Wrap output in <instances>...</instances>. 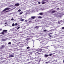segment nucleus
Listing matches in <instances>:
<instances>
[{"mask_svg":"<svg viewBox=\"0 0 64 64\" xmlns=\"http://www.w3.org/2000/svg\"><path fill=\"white\" fill-rule=\"evenodd\" d=\"M10 9V8H6L2 11L1 12V13H4V12H5L6 10H8Z\"/></svg>","mask_w":64,"mask_h":64,"instance_id":"1","label":"nucleus"},{"mask_svg":"<svg viewBox=\"0 0 64 64\" xmlns=\"http://www.w3.org/2000/svg\"><path fill=\"white\" fill-rule=\"evenodd\" d=\"M55 12H56V11H55V10L52 11V13H55Z\"/></svg>","mask_w":64,"mask_h":64,"instance_id":"12","label":"nucleus"},{"mask_svg":"<svg viewBox=\"0 0 64 64\" xmlns=\"http://www.w3.org/2000/svg\"><path fill=\"white\" fill-rule=\"evenodd\" d=\"M23 13V12H20V13L19 14V15H20H20H21V14H22Z\"/></svg>","mask_w":64,"mask_h":64,"instance_id":"13","label":"nucleus"},{"mask_svg":"<svg viewBox=\"0 0 64 64\" xmlns=\"http://www.w3.org/2000/svg\"><path fill=\"white\" fill-rule=\"evenodd\" d=\"M48 35H49V36H50V37H52V36H51V35H50V34H48Z\"/></svg>","mask_w":64,"mask_h":64,"instance_id":"28","label":"nucleus"},{"mask_svg":"<svg viewBox=\"0 0 64 64\" xmlns=\"http://www.w3.org/2000/svg\"><path fill=\"white\" fill-rule=\"evenodd\" d=\"M38 3L39 4H40V2H38Z\"/></svg>","mask_w":64,"mask_h":64,"instance_id":"37","label":"nucleus"},{"mask_svg":"<svg viewBox=\"0 0 64 64\" xmlns=\"http://www.w3.org/2000/svg\"><path fill=\"white\" fill-rule=\"evenodd\" d=\"M9 12V11L8 10V11H6V12Z\"/></svg>","mask_w":64,"mask_h":64,"instance_id":"34","label":"nucleus"},{"mask_svg":"<svg viewBox=\"0 0 64 64\" xmlns=\"http://www.w3.org/2000/svg\"><path fill=\"white\" fill-rule=\"evenodd\" d=\"M63 62H64V60H63Z\"/></svg>","mask_w":64,"mask_h":64,"instance_id":"44","label":"nucleus"},{"mask_svg":"<svg viewBox=\"0 0 64 64\" xmlns=\"http://www.w3.org/2000/svg\"><path fill=\"white\" fill-rule=\"evenodd\" d=\"M29 20H30V18H29Z\"/></svg>","mask_w":64,"mask_h":64,"instance_id":"45","label":"nucleus"},{"mask_svg":"<svg viewBox=\"0 0 64 64\" xmlns=\"http://www.w3.org/2000/svg\"><path fill=\"white\" fill-rule=\"evenodd\" d=\"M59 8H57V10H59Z\"/></svg>","mask_w":64,"mask_h":64,"instance_id":"35","label":"nucleus"},{"mask_svg":"<svg viewBox=\"0 0 64 64\" xmlns=\"http://www.w3.org/2000/svg\"><path fill=\"white\" fill-rule=\"evenodd\" d=\"M5 46L4 45H2L1 46H0V48L1 49H2V48H4Z\"/></svg>","mask_w":64,"mask_h":64,"instance_id":"5","label":"nucleus"},{"mask_svg":"<svg viewBox=\"0 0 64 64\" xmlns=\"http://www.w3.org/2000/svg\"><path fill=\"white\" fill-rule=\"evenodd\" d=\"M33 47H34V46H33Z\"/></svg>","mask_w":64,"mask_h":64,"instance_id":"50","label":"nucleus"},{"mask_svg":"<svg viewBox=\"0 0 64 64\" xmlns=\"http://www.w3.org/2000/svg\"><path fill=\"white\" fill-rule=\"evenodd\" d=\"M24 20V19H21L20 20V21H23Z\"/></svg>","mask_w":64,"mask_h":64,"instance_id":"17","label":"nucleus"},{"mask_svg":"<svg viewBox=\"0 0 64 64\" xmlns=\"http://www.w3.org/2000/svg\"><path fill=\"white\" fill-rule=\"evenodd\" d=\"M31 18L32 19H34L35 18V16H32Z\"/></svg>","mask_w":64,"mask_h":64,"instance_id":"14","label":"nucleus"},{"mask_svg":"<svg viewBox=\"0 0 64 64\" xmlns=\"http://www.w3.org/2000/svg\"><path fill=\"white\" fill-rule=\"evenodd\" d=\"M19 5H20V4H19L17 3L15 4V6H18Z\"/></svg>","mask_w":64,"mask_h":64,"instance_id":"7","label":"nucleus"},{"mask_svg":"<svg viewBox=\"0 0 64 64\" xmlns=\"http://www.w3.org/2000/svg\"><path fill=\"white\" fill-rule=\"evenodd\" d=\"M35 50H38V49H35Z\"/></svg>","mask_w":64,"mask_h":64,"instance_id":"42","label":"nucleus"},{"mask_svg":"<svg viewBox=\"0 0 64 64\" xmlns=\"http://www.w3.org/2000/svg\"><path fill=\"white\" fill-rule=\"evenodd\" d=\"M46 0H43L42 1V4H44L45 3H46V2H45V1H46Z\"/></svg>","mask_w":64,"mask_h":64,"instance_id":"3","label":"nucleus"},{"mask_svg":"<svg viewBox=\"0 0 64 64\" xmlns=\"http://www.w3.org/2000/svg\"><path fill=\"white\" fill-rule=\"evenodd\" d=\"M11 42H9L8 43V44L9 45H10V44H11Z\"/></svg>","mask_w":64,"mask_h":64,"instance_id":"19","label":"nucleus"},{"mask_svg":"<svg viewBox=\"0 0 64 64\" xmlns=\"http://www.w3.org/2000/svg\"><path fill=\"white\" fill-rule=\"evenodd\" d=\"M48 56H49V55L45 54L44 56L45 57H46V58H47V57H48Z\"/></svg>","mask_w":64,"mask_h":64,"instance_id":"4","label":"nucleus"},{"mask_svg":"<svg viewBox=\"0 0 64 64\" xmlns=\"http://www.w3.org/2000/svg\"><path fill=\"white\" fill-rule=\"evenodd\" d=\"M32 22V21L31 20H30L29 22H28V23H27V24H28H28H29L30 23H31V22Z\"/></svg>","mask_w":64,"mask_h":64,"instance_id":"11","label":"nucleus"},{"mask_svg":"<svg viewBox=\"0 0 64 64\" xmlns=\"http://www.w3.org/2000/svg\"><path fill=\"white\" fill-rule=\"evenodd\" d=\"M26 14H28V12H26Z\"/></svg>","mask_w":64,"mask_h":64,"instance_id":"41","label":"nucleus"},{"mask_svg":"<svg viewBox=\"0 0 64 64\" xmlns=\"http://www.w3.org/2000/svg\"><path fill=\"white\" fill-rule=\"evenodd\" d=\"M6 32H7V30H4L3 31V32L0 33V34H2V35L4 34V33H6Z\"/></svg>","mask_w":64,"mask_h":64,"instance_id":"2","label":"nucleus"},{"mask_svg":"<svg viewBox=\"0 0 64 64\" xmlns=\"http://www.w3.org/2000/svg\"><path fill=\"white\" fill-rule=\"evenodd\" d=\"M30 48V47H29V46H28L26 48L27 49H29V48Z\"/></svg>","mask_w":64,"mask_h":64,"instance_id":"25","label":"nucleus"},{"mask_svg":"<svg viewBox=\"0 0 64 64\" xmlns=\"http://www.w3.org/2000/svg\"><path fill=\"white\" fill-rule=\"evenodd\" d=\"M52 33H50V34H51Z\"/></svg>","mask_w":64,"mask_h":64,"instance_id":"46","label":"nucleus"},{"mask_svg":"<svg viewBox=\"0 0 64 64\" xmlns=\"http://www.w3.org/2000/svg\"><path fill=\"white\" fill-rule=\"evenodd\" d=\"M38 18H42V17L40 16H38Z\"/></svg>","mask_w":64,"mask_h":64,"instance_id":"18","label":"nucleus"},{"mask_svg":"<svg viewBox=\"0 0 64 64\" xmlns=\"http://www.w3.org/2000/svg\"><path fill=\"white\" fill-rule=\"evenodd\" d=\"M12 26H15V24H14L13 23V24H12Z\"/></svg>","mask_w":64,"mask_h":64,"instance_id":"20","label":"nucleus"},{"mask_svg":"<svg viewBox=\"0 0 64 64\" xmlns=\"http://www.w3.org/2000/svg\"><path fill=\"white\" fill-rule=\"evenodd\" d=\"M16 41L17 42V41Z\"/></svg>","mask_w":64,"mask_h":64,"instance_id":"49","label":"nucleus"},{"mask_svg":"<svg viewBox=\"0 0 64 64\" xmlns=\"http://www.w3.org/2000/svg\"><path fill=\"white\" fill-rule=\"evenodd\" d=\"M5 24H7V22H6L5 23Z\"/></svg>","mask_w":64,"mask_h":64,"instance_id":"40","label":"nucleus"},{"mask_svg":"<svg viewBox=\"0 0 64 64\" xmlns=\"http://www.w3.org/2000/svg\"><path fill=\"white\" fill-rule=\"evenodd\" d=\"M6 40H7V39L6 38V39H2V41H6Z\"/></svg>","mask_w":64,"mask_h":64,"instance_id":"9","label":"nucleus"},{"mask_svg":"<svg viewBox=\"0 0 64 64\" xmlns=\"http://www.w3.org/2000/svg\"><path fill=\"white\" fill-rule=\"evenodd\" d=\"M39 52H41V51H39L38 52L36 53H39Z\"/></svg>","mask_w":64,"mask_h":64,"instance_id":"26","label":"nucleus"},{"mask_svg":"<svg viewBox=\"0 0 64 64\" xmlns=\"http://www.w3.org/2000/svg\"><path fill=\"white\" fill-rule=\"evenodd\" d=\"M35 28L36 29H38L39 28V27L37 26H36Z\"/></svg>","mask_w":64,"mask_h":64,"instance_id":"16","label":"nucleus"},{"mask_svg":"<svg viewBox=\"0 0 64 64\" xmlns=\"http://www.w3.org/2000/svg\"><path fill=\"white\" fill-rule=\"evenodd\" d=\"M55 48H56V47H55Z\"/></svg>","mask_w":64,"mask_h":64,"instance_id":"47","label":"nucleus"},{"mask_svg":"<svg viewBox=\"0 0 64 64\" xmlns=\"http://www.w3.org/2000/svg\"><path fill=\"white\" fill-rule=\"evenodd\" d=\"M62 29H64V27H62Z\"/></svg>","mask_w":64,"mask_h":64,"instance_id":"33","label":"nucleus"},{"mask_svg":"<svg viewBox=\"0 0 64 64\" xmlns=\"http://www.w3.org/2000/svg\"><path fill=\"white\" fill-rule=\"evenodd\" d=\"M42 10H45V9L42 8Z\"/></svg>","mask_w":64,"mask_h":64,"instance_id":"38","label":"nucleus"},{"mask_svg":"<svg viewBox=\"0 0 64 64\" xmlns=\"http://www.w3.org/2000/svg\"><path fill=\"white\" fill-rule=\"evenodd\" d=\"M2 29H1L0 30V31H2Z\"/></svg>","mask_w":64,"mask_h":64,"instance_id":"36","label":"nucleus"},{"mask_svg":"<svg viewBox=\"0 0 64 64\" xmlns=\"http://www.w3.org/2000/svg\"><path fill=\"white\" fill-rule=\"evenodd\" d=\"M14 55H11L10 56H9V57L10 58H11V57H14Z\"/></svg>","mask_w":64,"mask_h":64,"instance_id":"6","label":"nucleus"},{"mask_svg":"<svg viewBox=\"0 0 64 64\" xmlns=\"http://www.w3.org/2000/svg\"><path fill=\"white\" fill-rule=\"evenodd\" d=\"M22 18H20V20L21 19H22Z\"/></svg>","mask_w":64,"mask_h":64,"instance_id":"43","label":"nucleus"},{"mask_svg":"<svg viewBox=\"0 0 64 64\" xmlns=\"http://www.w3.org/2000/svg\"><path fill=\"white\" fill-rule=\"evenodd\" d=\"M44 32H46V31H47V30H44Z\"/></svg>","mask_w":64,"mask_h":64,"instance_id":"23","label":"nucleus"},{"mask_svg":"<svg viewBox=\"0 0 64 64\" xmlns=\"http://www.w3.org/2000/svg\"><path fill=\"white\" fill-rule=\"evenodd\" d=\"M20 42H19V43H18V44H20Z\"/></svg>","mask_w":64,"mask_h":64,"instance_id":"39","label":"nucleus"},{"mask_svg":"<svg viewBox=\"0 0 64 64\" xmlns=\"http://www.w3.org/2000/svg\"><path fill=\"white\" fill-rule=\"evenodd\" d=\"M53 54H50L49 55L50 56H52V55H53Z\"/></svg>","mask_w":64,"mask_h":64,"instance_id":"15","label":"nucleus"},{"mask_svg":"<svg viewBox=\"0 0 64 64\" xmlns=\"http://www.w3.org/2000/svg\"><path fill=\"white\" fill-rule=\"evenodd\" d=\"M21 11V10H18V12H20V11Z\"/></svg>","mask_w":64,"mask_h":64,"instance_id":"24","label":"nucleus"},{"mask_svg":"<svg viewBox=\"0 0 64 64\" xmlns=\"http://www.w3.org/2000/svg\"><path fill=\"white\" fill-rule=\"evenodd\" d=\"M40 15H42L43 14V13L42 12H40L39 14Z\"/></svg>","mask_w":64,"mask_h":64,"instance_id":"10","label":"nucleus"},{"mask_svg":"<svg viewBox=\"0 0 64 64\" xmlns=\"http://www.w3.org/2000/svg\"><path fill=\"white\" fill-rule=\"evenodd\" d=\"M15 25H16V26H17V23H16Z\"/></svg>","mask_w":64,"mask_h":64,"instance_id":"31","label":"nucleus"},{"mask_svg":"<svg viewBox=\"0 0 64 64\" xmlns=\"http://www.w3.org/2000/svg\"><path fill=\"white\" fill-rule=\"evenodd\" d=\"M43 42H44V41H43L42 42V44H45V45H46V43H43Z\"/></svg>","mask_w":64,"mask_h":64,"instance_id":"22","label":"nucleus"},{"mask_svg":"<svg viewBox=\"0 0 64 64\" xmlns=\"http://www.w3.org/2000/svg\"><path fill=\"white\" fill-rule=\"evenodd\" d=\"M42 49H40L38 50V51H42Z\"/></svg>","mask_w":64,"mask_h":64,"instance_id":"21","label":"nucleus"},{"mask_svg":"<svg viewBox=\"0 0 64 64\" xmlns=\"http://www.w3.org/2000/svg\"><path fill=\"white\" fill-rule=\"evenodd\" d=\"M49 63V62H46V64H48V63Z\"/></svg>","mask_w":64,"mask_h":64,"instance_id":"29","label":"nucleus"},{"mask_svg":"<svg viewBox=\"0 0 64 64\" xmlns=\"http://www.w3.org/2000/svg\"><path fill=\"white\" fill-rule=\"evenodd\" d=\"M62 22V20H60V21H59L58 22V23L59 24L60 23H61V22Z\"/></svg>","mask_w":64,"mask_h":64,"instance_id":"8","label":"nucleus"},{"mask_svg":"<svg viewBox=\"0 0 64 64\" xmlns=\"http://www.w3.org/2000/svg\"><path fill=\"white\" fill-rule=\"evenodd\" d=\"M19 28H20V27H18V28L17 29H19Z\"/></svg>","mask_w":64,"mask_h":64,"instance_id":"32","label":"nucleus"},{"mask_svg":"<svg viewBox=\"0 0 64 64\" xmlns=\"http://www.w3.org/2000/svg\"><path fill=\"white\" fill-rule=\"evenodd\" d=\"M5 26H6V25H5Z\"/></svg>","mask_w":64,"mask_h":64,"instance_id":"48","label":"nucleus"},{"mask_svg":"<svg viewBox=\"0 0 64 64\" xmlns=\"http://www.w3.org/2000/svg\"><path fill=\"white\" fill-rule=\"evenodd\" d=\"M28 21V20H25V22H27Z\"/></svg>","mask_w":64,"mask_h":64,"instance_id":"30","label":"nucleus"},{"mask_svg":"<svg viewBox=\"0 0 64 64\" xmlns=\"http://www.w3.org/2000/svg\"><path fill=\"white\" fill-rule=\"evenodd\" d=\"M11 20H12V21H13V20H14V19L12 18L11 19Z\"/></svg>","mask_w":64,"mask_h":64,"instance_id":"27","label":"nucleus"}]
</instances>
